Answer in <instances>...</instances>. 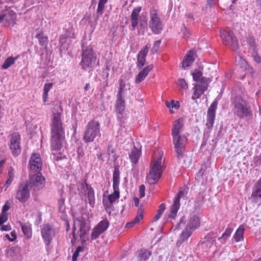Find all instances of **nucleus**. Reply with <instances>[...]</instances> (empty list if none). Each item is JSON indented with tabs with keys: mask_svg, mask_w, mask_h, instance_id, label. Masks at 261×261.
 <instances>
[{
	"mask_svg": "<svg viewBox=\"0 0 261 261\" xmlns=\"http://www.w3.org/2000/svg\"><path fill=\"white\" fill-rule=\"evenodd\" d=\"M65 138L64 128L60 113H54L51 123V148L53 150L61 149Z\"/></svg>",
	"mask_w": 261,
	"mask_h": 261,
	"instance_id": "1",
	"label": "nucleus"
},
{
	"mask_svg": "<svg viewBox=\"0 0 261 261\" xmlns=\"http://www.w3.org/2000/svg\"><path fill=\"white\" fill-rule=\"evenodd\" d=\"M234 114L240 119L250 118L252 117L253 113L248 101L242 96L236 97L234 102Z\"/></svg>",
	"mask_w": 261,
	"mask_h": 261,
	"instance_id": "2",
	"label": "nucleus"
},
{
	"mask_svg": "<svg viewBox=\"0 0 261 261\" xmlns=\"http://www.w3.org/2000/svg\"><path fill=\"white\" fill-rule=\"evenodd\" d=\"M192 75L194 81L198 82L193 88V94L195 97L193 96L192 99H194L199 98L207 90L211 80L209 78L203 76L202 72L200 71L193 73Z\"/></svg>",
	"mask_w": 261,
	"mask_h": 261,
	"instance_id": "3",
	"label": "nucleus"
},
{
	"mask_svg": "<svg viewBox=\"0 0 261 261\" xmlns=\"http://www.w3.org/2000/svg\"><path fill=\"white\" fill-rule=\"evenodd\" d=\"M100 124L98 121L94 119L90 121L86 126L83 136V140L85 143L94 141L97 137L101 136L100 132Z\"/></svg>",
	"mask_w": 261,
	"mask_h": 261,
	"instance_id": "4",
	"label": "nucleus"
},
{
	"mask_svg": "<svg viewBox=\"0 0 261 261\" xmlns=\"http://www.w3.org/2000/svg\"><path fill=\"white\" fill-rule=\"evenodd\" d=\"M96 55L92 48L88 46L85 49H83L82 58L80 65L84 70L88 68H93L96 65Z\"/></svg>",
	"mask_w": 261,
	"mask_h": 261,
	"instance_id": "5",
	"label": "nucleus"
},
{
	"mask_svg": "<svg viewBox=\"0 0 261 261\" xmlns=\"http://www.w3.org/2000/svg\"><path fill=\"white\" fill-rule=\"evenodd\" d=\"M161 164L162 158H159L151 167L149 173L146 176V180L149 184H155L161 177L163 172Z\"/></svg>",
	"mask_w": 261,
	"mask_h": 261,
	"instance_id": "6",
	"label": "nucleus"
},
{
	"mask_svg": "<svg viewBox=\"0 0 261 261\" xmlns=\"http://www.w3.org/2000/svg\"><path fill=\"white\" fill-rule=\"evenodd\" d=\"M172 136L175 152L177 154L176 157L178 160H180L184 156L185 145L187 143L188 139L186 136H181L180 134L173 135Z\"/></svg>",
	"mask_w": 261,
	"mask_h": 261,
	"instance_id": "7",
	"label": "nucleus"
},
{
	"mask_svg": "<svg viewBox=\"0 0 261 261\" xmlns=\"http://www.w3.org/2000/svg\"><path fill=\"white\" fill-rule=\"evenodd\" d=\"M119 167L118 165H116L114 166V170L113 174V188L114 190V192L108 196L109 201L111 203H113L119 198Z\"/></svg>",
	"mask_w": 261,
	"mask_h": 261,
	"instance_id": "8",
	"label": "nucleus"
},
{
	"mask_svg": "<svg viewBox=\"0 0 261 261\" xmlns=\"http://www.w3.org/2000/svg\"><path fill=\"white\" fill-rule=\"evenodd\" d=\"M220 36L224 45L228 46L232 50L238 48V41L230 30H225L220 32Z\"/></svg>",
	"mask_w": 261,
	"mask_h": 261,
	"instance_id": "9",
	"label": "nucleus"
},
{
	"mask_svg": "<svg viewBox=\"0 0 261 261\" xmlns=\"http://www.w3.org/2000/svg\"><path fill=\"white\" fill-rule=\"evenodd\" d=\"M30 188H33L34 191L40 190L45 186V178L40 172L30 175L29 179L26 181Z\"/></svg>",
	"mask_w": 261,
	"mask_h": 261,
	"instance_id": "10",
	"label": "nucleus"
},
{
	"mask_svg": "<svg viewBox=\"0 0 261 261\" xmlns=\"http://www.w3.org/2000/svg\"><path fill=\"white\" fill-rule=\"evenodd\" d=\"M29 186L25 182L19 184L16 191L15 198L20 203H25L30 197Z\"/></svg>",
	"mask_w": 261,
	"mask_h": 261,
	"instance_id": "11",
	"label": "nucleus"
},
{
	"mask_svg": "<svg viewBox=\"0 0 261 261\" xmlns=\"http://www.w3.org/2000/svg\"><path fill=\"white\" fill-rule=\"evenodd\" d=\"M149 25L154 34H159L161 33L163 24L156 10H152L150 11V20Z\"/></svg>",
	"mask_w": 261,
	"mask_h": 261,
	"instance_id": "12",
	"label": "nucleus"
},
{
	"mask_svg": "<svg viewBox=\"0 0 261 261\" xmlns=\"http://www.w3.org/2000/svg\"><path fill=\"white\" fill-rule=\"evenodd\" d=\"M42 237L46 245H49L55 236V230L48 224H44L41 229Z\"/></svg>",
	"mask_w": 261,
	"mask_h": 261,
	"instance_id": "13",
	"label": "nucleus"
},
{
	"mask_svg": "<svg viewBox=\"0 0 261 261\" xmlns=\"http://www.w3.org/2000/svg\"><path fill=\"white\" fill-rule=\"evenodd\" d=\"M20 136L18 133L12 134L10 138V148L14 155L19 154L21 152Z\"/></svg>",
	"mask_w": 261,
	"mask_h": 261,
	"instance_id": "14",
	"label": "nucleus"
},
{
	"mask_svg": "<svg viewBox=\"0 0 261 261\" xmlns=\"http://www.w3.org/2000/svg\"><path fill=\"white\" fill-rule=\"evenodd\" d=\"M217 105V101H214L207 110L206 126L209 130H211L213 127Z\"/></svg>",
	"mask_w": 261,
	"mask_h": 261,
	"instance_id": "15",
	"label": "nucleus"
},
{
	"mask_svg": "<svg viewBox=\"0 0 261 261\" xmlns=\"http://www.w3.org/2000/svg\"><path fill=\"white\" fill-rule=\"evenodd\" d=\"M109 226V222L107 220L100 221L94 227L91 233V239L95 240L105 232Z\"/></svg>",
	"mask_w": 261,
	"mask_h": 261,
	"instance_id": "16",
	"label": "nucleus"
},
{
	"mask_svg": "<svg viewBox=\"0 0 261 261\" xmlns=\"http://www.w3.org/2000/svg\"><path fill=\"white\" fill-rule=\"evenodd\" d=\"M125 107L124 97H119V96H117L116 111L118 113L117 118L121 123H124L125 121V118L122 115V113L124 111Z\"/></svg>",
	"mask_w": 261,
	"mask_h": 261,
	"instance_id": "17",
	"label": "nucleus"
},
{
	"mask_svg": "<svg viewBox=\"0 0 261 261\" xmlns=\"http://www.w3.org/2000/svg\"><path fill=\"white\" fill-rule=\"evenodd\" d=\"M42 161L39 154L33 153L30 160V167L31 171L40 172L42 168Z\"/></svg>",
	"mask_w": 261,
	"mask_h": 261,
	"instance_id": "18",
	"label": "nucleus"
},
{
	"mask_svg": "<svg viewBox=\"0 0 261 261\" xmlns=\"http://www.w3.org/2000/svg\"><path fill=\"white\" fill-rule=\"evenodd\" d=\"M200 224V220L199 217L195 214H193L191 215L189 221L185 227L192 232H193L199 227Z\"/></svg>",
	"mask_w": 261,
	"mask_h": 261,
	"instance_id": "19",
	"label": "nucleus"
},
{
	"mask_svg": "<svg viewBox=\"0 0 261 261\" xmlns=\"http://www.w3.org/2000/svg\"><path fill=\"white\" fill-rule=\"evenodd\" d=\"M74 39H75V36L73 29L69 28L65 30L64 33L60 36V43L63 46L64 44L67 42L70 43Z\"/></svg>",
	"mask_w": 261,
	"mask_h": 261,
	"instance_id": "20",
	"label": "nucleus"
},
{
	"mask_svg": "<svg viewBox=\"0 0 261 261\" xmlns=\"http://www.w3.org/2000/svg\"><path fill=\"white\" fill-rule=\"evenodd\" d=\"M80 225V230L79 232H80L79 236L80 239L82 242H85L87 238L86 237V235L88 233L90 229V226L89 224V220H87L85 222H83L82 223H79Z\"/></svg>",
	"mask_w": 261,
	"mask_h": 261,
	"instance_id": "21",
	"label": "nucleus"
},
{
	"mask_svg": "<svg viewBox=\"0 0 261 261\" xmlns=\"http://www.w3.org/2000/svg\"><path fill=\"white\" fill-rule=\"evenodd\" d=\"M153 65L151 64L141 70L136 76V83H139L143 81L148 74L149 72L153 69Z\"/></svg>",
	"mask_w": 261,
	"mask_h": 261,
	"instance_id": "22",
	"label": "nucleus"
},
{
	"mask_svg": "<svg viewBox=\"0 0 261 261\" xmlns=\"http://www.w3.org/2000/svg\"><path fill=\"white\" fill-rule=\"evenodd\" d=\"M141 7L135 8L133 10L130 15V21L132 27V30H135L138 24V17L139 13L141 10Z\"/></svg>",
	"mask_w": 261,
	"mask_h": 261,
	"instance_id": "23",
	"label": "nucleus"
},
{
	"mask_svg": "<svg viewBox=\"0 0 261 261\" xmlns=\"http://www.w3.org/2000/svg\"><path fill=\"white\" fill-rule=\"evenodd\" d=\"M193 232L186 227L182 231L176 242V246H181L192 234Z\"/></svg>",
	"mask_w": 261,
	"mask_h": 261,
	"instance_id": "24",
	"label": "nucleus"
},
{
	"mask_svg": "<svg viewBox=\"0 0 261 261\" xmlns=\"http://www.w3.org/2000/svg\"><path fill=\"white\" fill-rule=\"evenodd\" d=\"M195 59V53L193 50H190L184 58L182 61V67L185 68L190 66L194 61Z\"/></svg>",
	"mask_w": 261,
	"mask_h": 261,
	"instance_id": "25",
	"label": "nucleus"
},
{
	"mask_svg": "<svg viewBox=\"0 0 261 261\" xmlns=\"http://www.w3.org/2000/svg\"><path fill=\"white\" fill-rule=\"evenodd\" d=\"M127 85L129 86V84H126L125 80L121 76L119 80V90L117 96L124 97L127 91Z\"/></svg>",
	"mask_w": 261,
	"mask_h": 261,
	"instance_id": "26",
	"label": "nucleus"
},
{
	"mask_svg": "<svg viewBox=\"0 0 261 261\" xmlns=\"http://www.w3.org/2000/svg\"><path fill=\"white\" fill-rule=\"evenodd\" d=\"M183 118H180L173 122L172 135L180 134V130L183 126Z\"/></svg>",
	"mask_w": 261,
	"mask_h": 261,
	"instance_id": "27",
	"label": "nucleus"
},
{
	"mask_svg": "<svg viewBox=\"0 0 261 261\" xmlns=\"http://www.w3.org/2000/svg\"><path fill=\"white\" fill-rule=\"evenodd\" d=\"M179 207L180 203L174 201L172 205L171 206L170 212L168 215V217L169 218L174 219L176 216V214Z\"/></svg>",
	"mask_w": 261,
	"mask_h": 261,
	"instance_id": "28",
	"label": "nucleus"
},
{
	"mask_svg": "<svg viewBox=\"0 0 261 261\" xmlns=\"http://www.w3.org/2000/svg\"><path fill=\"white\" fill-rule=\"evenodd\" d=\"M35 37L38 39L40 45L46 48L48 42V37L44 35L43 33L37 34L35 35Z\"/></svg>",
	"mask_w": 261,
	"mask_h": 261,
	"instance_id": "29",
	"label": "nucleus"
},
{
	"mask_svg": "<svg viewBox=\"0 0 261 261\" xmlns=\"http://www.w3.org/2000/svg\"><path fill=\"white\" fill-rule=\"evenodd\" d=\"M147 54L139 51L137 56V67L141 69L145 65Z\"/></svg>",
	"mask_w": 261,
	"mask_h": 261,
	"instance_id": "30",
	"label": "nucleus"
},
{
	"mask_svg": "<svg viewBox=\"0 0 261 261\" xmlns=\"http://www.w3.org/2000/svg\"><path fill=\"white\" fill-rule=\"evenodd\" d=\"M129 156L131 162L136 164L138 163V160L140 158V151L135 147L131 151Z\"/></svg>",
	"mask_w": 261,
	"mask_h": 261,
	"instance_id": "31",
	"label": "nucleus"
},
{
	"mask_svg": "<svg viewBox=\"0 0 261 261\" xmlns=\"http://www.w3.org/2000/svg\"><path fill=\"white\" fill-rule=\"evenodd\" d=\"M87 190L88 191L87 197L89 204L92 206L95 203L94 191L92 188L86 184Z\"/></svg>",
	"mask_w": 261,
	"mask_h": 261,
	"instance_id": "32",
	"label": "nucleus"
},
{
	"mask_svg": "<svg viewBox=\"0 0 261 261\" xmlns=\"http://www.w3.org/2000/svg\"><path fill=\"white\" fill-rule=\"evenodd\" d=\"M245 228L243 225H241L239 226L238 229L237 230L233 238L235 240V241L238 242L243 239V232L244 231Z\"/></svg>",
	"mask_w": 261,
	"mask_h": 261,
	"instance_id": "33",
	"label": "nucleus"
},
{
	"mask_svg": "<svg viewBox=\"0 0 261 261\" xmlns=\"http://www.w3.org/2000/svg\"><path fill=\"white\" fill-rule=\"evenodd\" d=\"M188 193V188L187 187H181L179 190V192L174 199V201L180 203V199L184 197Z\"/></svg>",
	"mask_w": 261,
	"mask_h": 261,
	"instance_id": "34",
	"label": "nucleus"
},
{
	"mask_svg": "<svg viewBox=\"0 0 261 261\" xmlns=\"http://www.w3.org/2000/svg\"><path fill=\"white\" fill-rule=\"evenodd\" d=\"M203 202V197L202 196L199 195L195 198L194 203L193 206L194 212H198L200 210Z\"/></svg>",
	"mask_w": 261,
	"mask_h": 261,
	"instance_id": "35",
	"label": "nucleus"
},
{
	"mask_svg": "<svg viewBox=\"0 0 261 261\" xmlns=\"http://www.w3.org/2000/svg\"><path fill=\"white\" fill-rule=\"evenodd\" d=\"M17 57H8L6 59L5 62L2 65V68L4 69H8L9 67H10L12 65H13L15 61L17 60Z\"/></svg>",
	"mask_w": 261,
	"mask_h": 261,
	"instance_id": "36",
	"label": "nucleus"
},
{
	"mask_svg": "<svg viewBox=\"0 0 261 261\" xmlns=\"http://www.w3.org/2000/svg\"><path fill=\"white\" fill-rule=\"evenodd\" d=\"M151 252L148 250H141L139 254V259L140 261H147L151 255Z\"/></svg>",
	"mask_w": 261,
	"mask_h": 261,
	"instance_id": "37",
	"label": "nucleus"
},
{
	"mask_svg": "<svg viewBox=\"0 0 261 261\" xmlns=\"http://www.w3.org/2000/svg\"><path fill=\"white\" fill-rule=\"evenodd\" d=\"M21 225V229L24 234V235L27 238H30L32 237V228L29 225Z\"/></svg>",
	"mask_w": 261,
	"mask_h": 261,
	"instance_id": "38",
	"label": "nucleus"
},
{
	"mask_svg": "<svg viewBox=\"0 0 261 261\" xmlns=\"http://www.w3.org/2000/svg\"><path fill=\"white\" fill-rule=\"evenodd\" d=\"M165 208H166V205L165 203H163L160 205L159 208L157 211V214L155 215V216L153 218V220L154 221L158 220L160 218L163 213L165 211Z\"/></svg>",
	"mask_w": 261,
	"mask_h": 261,
	"instance_id": "39",
	"label": "nucleus"
},
{
	"mask_svg": "<svg viewBox=\"0 0 261 261\" xmlns=\"http://www.w3.org/2000/svg\"><path fill=\"white\" fill-rule=\"evenodd\" d=\"M14 179V173H13V169L11 168V169H9L8 171V176H7V179L5 183V186L6 187V189H7L9 185L12 183ZM6 189H5L6 190Z\"/></svg>",
	"mask_w": 261,
	"mask_h": 261,
	"instance_id": "40",
	"label": "nucleus"
},
{
	"mask_svg": "<svg viewBox=\"0 0 261 261\" xmlns=\"http://www.w3.org/2000/svg\"><path fill=\"white\" fill-rule=\"evenodd\" d=\"M232 232V229L231 228H227L225 232L222 234V236L219 238V240L223 243H224L226 239L230 236L231 232Z\"/></svg>",
	"mask_w": 261,
	"mask_h": 261,
	"instance_id": "41",
	"label": "nucleus"
},
{
	"mask_svg": "<svg viewBox=\"0 0 261 261\" xmlns=\"http://www.w3.org/2000/svg\"><path fill=\"white\" fill-rule=\"evenodd\" d=\"M108 0H99L96 13L102 15L103 13L105 5L107 3Z\"/></svg>",
	"mask_w": 261,
	"mask_h": 261,
	"instance_id": "42",
	"label": "nucleus"
},
{
	"mask_svg": "<svg viewBox=\"0 0 261 261\" xmlns=\"http://www.w3.org/2000/svg\"><path fill=\"white\" fill-rule=\"evenodd\" d=\"M5 25L10 26L11 24L13 25L14 24V20L12 16L10 14H6L5 18Z\"/></svg>",
	"mask_w": 261,
	"mask_h": 261,
	"instance_id": "43",
	"label": "nucleus"
},
{
	"mask_svg": "<svg viewBox=\"0 0 261 261\" xmlns=\"http://www.w3.org/2000/svg\"><path fill=\"white\" fill-rule=\"evenodd\" d=\"M218 4V2L216 0H207L206 1V7L205 8L202 9V10H205L206 11L208 9H211L214 8V6Z\"/></svg>",
	"mask_w": 261,
	"mask_h": 261,
	"instance_id": "44",
	"label": "nucleus"
},
{
	"mask_svg": "<svg viewBox=\"0 0 261 261\" xmlns=\"http://www.w3.org/2000/svg\"><path fill=\"white\" fill-rule=\"evenodd\" d=\"M161 40H159L154 42L153 45L150 50L151 53L153 55L156 54L159 48Z\"/></svg>",
	"mask_w": 261,
	"mask_h": 261,
	"instance_id": "45",
	"label": "nucleus"
},
{
	"mask_svg": "<svg viewBox=\"0 0 261 261\" xmlns=\"http://www.w3.org/2000/svg\"><path fill=\"white\" fill-rule=\"evenodd\" d=\"M84 250V247L83 246H78L75 250V251L74 252L72 257V261H76L77 258L79 255V252H82Z\"/></svg>",
	"mask_w": 261,
	"mask_h": 261,
	"instance_id": "46",
	"label": "nucleus"
},
{
	"mask_svg": "<svg viewBox=\"0 0 261 261\" xmlns=\"http://www.w3.org/2000/svg\"><path fill=\"white\" fill-rule=\"evenodd\" d=\"M251 196L253 198H261V190L253 187Z\"/></svg>",
	"mask_w": 261,
	"mask_h": 261,
	"instance_id": "47",
	"label": "nucleus"
},
{
	"mask_svg": "<svg viewBox=\"0 0 261 261\" xmlns=\"http://www.w3.org/2000/svg\"><path fill=\"white\" fill-rule=\"evenodd\" d=\"M65 202V199L64 198H61L58 200V209L60 212H64V205Z\"/></svg>",
	"mask_w": 261,
	"mask_h": 261,
	"instance_id": "48",
	"label": "nucleus"
},
{
	"mask_svg": "<svg viewBox=\"0 0 261 261\" xmlns=\"http://www.w3.org/2000/svg\"><path fill=\"white\" fill-rule=\"evenodd\" d=\"M177 84L184 89H187L188 88V84L184 79H179L178 80Z\"/></svg>",
	"mask_w": 261,
	"mask_h": 261,
	"instance_id": "49",
	"label": "nucleus"
},
{
	"mask_svg": "<svg viewBox=\"0 0 261 261\" xmlns=\"http://www.w3.org/2000/svg\"><path fill=\"white\" fill-rule=\"evenodd\" d=\"M166 106L168 108H176L178 109L179 107V105H177L175 103V101L174 100H171L170 102H169L168 101H166Z\"/></svg>",
	"mask_w": 261,
	"mask_h": 261,
	"instance_id": "50",
	"label": "nucleus"
},
{
	"mask_svg": "<svg viewBox=\"0 0 261 261\" xmlns=\"http://www.w3.org/2000/svg\"><path fill=\"white\" fill-rule=\"evenodd\" d=\"M120 124H119V127L117 131V135L116 136L117 137L119 136H122L125 133V131L124 130V127L122 126V123L120 122Z\"/></svg>",
	"mask_w": 261,
	"mask_h": 261,
	"instance_id": "51",
	"label": "nucleus"
},
{
	"mask_svg": "<svg viewBox=\"0 0 261 261\" xmlns=\"http://www.w3.org/2000/svg\"><path fill=\"white\" fill-rule=\"evenodd\" d=\"M144 210L141 208H139L138 211L137 215L135 217L137 222H140L143 218Z\"/></svg>",
	"mask_w": 261,
	"mask_h": 261,
	"instance_id": "52",
	"label": "nucleus"
},
{
	"mask_svg": "<svg viewBox=\"0 0 261 261\" xmlns=\"http://www.w3.org/2000/svg\"><path fill=\"white\" fill-rule=\"evenodd\" d=\"M252 56L253 57L254 61H255L256 63H259L261 62L260 57L258 55L256 49L253 50L252 54Z\"/></svg>",
	"mask_w": 261,
	"mask_h": 261,
	"instance_id": "53",
	"label": "nucleus"
},
{
	"mask_svg": "<svg viewBox=\"0 0 261 261\" xmlns=\"http://www.w3.org/2000/svg\"><path fill=\"white\" fill-rule=\"evenodd\" d=\"M145 187L144 185H141L139 187V197L140 198L144 197L145 193Z\"/></svg>",
	"mask_w": 261,
	"mask_h": 261,
	"instance_id": "54",
	"label": "nucleus"
},
{
	"mask_svg": "<svg viewBox=\"0 0 261 261\" xmlns=\"http://www.w3.org/2000/svg\"><path fill=\"white\" fill-rule=\"evenodd\" d=\"M53 87V83H46L45 84L43 88V93H48L49 91Z\"/></svg>",
	"mask_w": 261,
	"mask_h": 261,
	"instance_id": "55",
	"label": "nucleus"
},
{
	"mask_svg": "<svg viewBox=\"0 0 261 261\" xmlns=\"http://www.w3.org/2000/svg\"><path fill=\"white\" fill-rule=\"evenodd\" d=\"M7 216L3 214L0 215V226H2L5 222L7 221Z\"/></svg>",
	"mask_w": 261,
	"mask_h": 261,
	"instance_id": "56",
	"label": "nucleus"
},
{
	"mask_svg": "<svg viewBox=\"0 0 261 261\" xmlns=\"http://www.w3.org/2000/svg\"><path fill=\"white\" fill-rule=\"evenodd\" d=\"M109 68L107 67L106 69L102 71V73L106 75V79H107V80L105 82V86H108V77L109 75Z\"/></svg>",
	"mask_w": 261,
	"mask_h": 261,
	"instance_id": "57",
	"label": "nucleus"
},
{
	"mask_svg": "<svg viewBox=\"0 0 261 261\" xmlns=\"http://www.w3.org/2000/svg\"><path fill=\"white\" fill-rule=\"evenodd\" d=\"M77 153L78 154L77 158L79 159H80L83 158V156H84V152L83 150V149L80 147H78V148L77 149Z\"/></svg>",
	"mask_w": 261,
	"mask_h": 261,
	"instance_id": "58",
	"label": "nucleus"
},
{
	"mask_svg": "<svg viewBox=\"0 0 261 261\" xmlns=\"http://www.w3.org/2000/svg\"><path fill=\"white\" fill-rule=\"evenodd\" d=\"M139 222H137L136 221V218H135L134 220L133 221H131L130 222L127 223L125 225V228H129L134 226L135 225H136L137 223H139Z\"/></svg>",
	"mask_w": 261,
	"mask_h": 261,
	"instance_id": "59",
	"label": "nucleus"
},
{
	"mask_svg": "<svg viewBox=\"0 0 261 261\" xmlns=\"http://www.w3.org/2000/svg\"><path fill=\"white\" fill-rule=\"evenodd\" d=\"M75 220L80 223L88 220V219L87 217H85L83 214H82V216L76 218Z\"/></svg>",
	"mask_w": 261,
	"mask_h": 261,
	"instance_id": "60",
	"label": "nucleus"
},
{
	"mask_svg": "<svg viewBox=\"0 0 261 261\" xmlns=\"http://www.w3.org/2000/svg\"><path fill=\"white\" fill-rule=\"evenodd\" d=\"M150 44L148 43L146 44V45L143 48L141 49V50L140 51L143 52L144 54H147L148 49L150 47Z\"/></svg>",
	"mask_w": 261,
	"mask_h": 261,
	"instance_id": "61",
	"label": "nucleus"
},
{
	"mask_svg": "<svg viewBox=\"0 0 261 261\" xmlns=\"http://www.w3.org/2000/svg\"><path fill=\"white\" fill-rule=\"evenodd\" d=\"M1 229L2 231H8L11 229V227L10 225H2Z\"/></svg>",
	"mask_w": 261,
	"mask_h": 261,
	"instance_id": "62",
	"label": "nucleus"
},
{
	"mask_svg": "<svg viewBox=\"0 0 261 261\" xmlns=\"http://www.w3.org/2000/svg\"><path fill=\"white\" fill-rule=\"evenodd\" d=\"M254 187L257 188V189L261 190V178H259L257 182L255 184Z\"/></svg>",
	"mask_w": 261,
	"mask_h": 261,
	"instance_id": "63",
	"label": "nucleus"
},
{
	"mask_svg": "<svg viewBox=\"0 0 261 261\" xmlns=\"http://www.w3.org/2000/svg\"><path fill=\"white\" fill-rule=\"evenodd\" d=\"M10 209V206L6 203L3 206L2 208V214H4L6 212H7Z\"/></svg>",
	"mask_w": 261,
	"mask_h": 261,
	"instance_id": "64",
	"label": "nucleus"
}]
</instances>
